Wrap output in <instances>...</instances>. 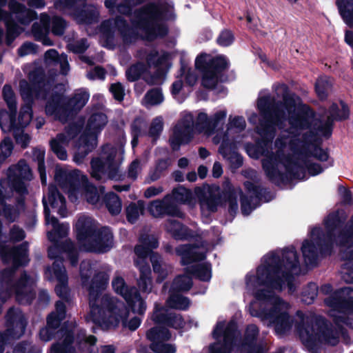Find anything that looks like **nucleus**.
Instances as JSON below:
<instances>
[{
  "label": "nucleus",
  "instance_id": "nucleus-11",
  "mask_svg": "<svg viewBox=\"0 0 353 353\" xmlns=\"http://www.w3.org/2000/svg\"><path fill=\"white\" fill-rule=\"evenodd\" d=\"M336 321L337 327L329 326L323 321H319L315 325H303L299 327V333L302 343L309 350H312L319 343H325L335 345L342 333V327Z\"/></svg>",
  "mask_w": 353,
  "mask_h": 353
},
{
  "label": "nucleus",
  "instance_id": "nucleus-9",
  "mask_svg": "<svg viewBox=\"0 0 353 353\" xmlns=\"http://www.w3.org/2000/svg\"><path fill=\"white\" fill-rule=\"evenodd\" d=\"M13 269H6L0 272V299L5 302L14 291L17 301L22 304L30 303L35 297L33 286L35 278L29 277L26 273L12 285Z\"/></svg>",
  "mask_w": 353,
  "mask_h": 353
},
{
  "label": "nucleus",
  "instance_id": "nucleus-2",
  "mask_svg": "<svg viewBox=\"0 0 353 353\" xmlns=\"http://www.w3.org/2000/svg\"><path fill=\"white\" fill-rule=\"evenodd\" d=\"M299 272V261L294 248L283 250L282 253H270L263 259L257 268L256 275H248L246 287L249 292L260 301V310H255L256 303H252L250 312L257 316L268 326L274 327L279 335L288 332L292 321L288 313L290 305L275 294L288 285L292 292V274Z\"/></svg>",
  "mask_w": 353,
  "mask_h": 353
},
{
  "label": "nucleus",
  "instance_id": "nucleus-34",
  "mask_svg": "<svg viewBox=\"0 0 353 353\" xmlns=\"http://www.w3.org/2000/svg\"><path fill=\"white\" fill-rule=\"evenodd\" d=\"M50 18L46 14H41L40 23L32 26V34L37 40L41 41L45 46H52V42L47 37L49 32Z\"/></svg>",
  "mask_w": 353,
  "mask_h": 353
},
{
  "label": "nucleus",
  "instance_id": "nucleus-5",
  "mask_svg": "<svg viewBox=\"0 0 353 353\" xmlns=\"http://www.w3.org/2000/svg\"><path fill=\"white\" fill-rule=\"evenodd\" d=\"M43 203L44 205L46 223L48 225L52 226V229L48 232V237L50 241L54 243V245L50 246L48 250L49 257L55 259L59 256L61 252H63L67 255L70 264L72 266L76 265L77 263V252L72 242L66 241L61 246L57 244L60 239L68 234L69 225L67 223L59 224L58 220L54 216H50L48 206L50 205L61 216H65L67 213L64 197L58 192L55 186L50 185L48 188V195L43 199Z\"/></svg>",
  "mask_w": 353,
  "mask_h": 353
},
{
  "label": "nucleus",
  "instance_id": "nucleus-21",
  "mask_svg": "<svg viewBox=\"0 0 353 353\" xmlns=\"http://www.w3.org/2000/svg\"><path fill=\"white\" fill-rule=\"evenodd\" d=\"M8 179L12 188L19 194H27L28 190L23 181H30L32 174L29 165L24 161L11 166L8 170Z\"/></svg>",
  "mask_w": 353,
  "mask_h": 353
},
{
  "label": "nucleus",
  "instance_id": "nucleus-1",
  "mask_svg": "<svg viewBox=\"0 0 353 353\" xmlns=\"http://www.w3.org/2000/svg\"><path fill=\"white\" fill-rule=\"evenodd\" d=\"M274 97H261L258 108L263 117L258 128L259 134L265 139H272L275 127H281L288 121L290 127L282 131L275 141L274 148L262 152L263 168L272 181L283 179L288 175L298 179L305 178V170L310 175H316L323 171L321 166L313 163L308 151L313 147L312 143L316 136L329 137L334 120L345 119L349 116L347 105L341 102L333 104L330 111L321 119L314 121V115L307 107L299 108L285 84L274 87Z\"/></svg>",
  "mask_w": 353,
  "mask_h": 353
},
{
  "label": "nucleus",
  "instance_id": "nucleus-58",
  "mask_svg": "<svg viewBox=\"0 0 353 353\" xmlns=\"http://www.w3.org/2000/svg\"><path fill=\"white\" fill-rule=\"evenodd\" d=\"M80 274L82 283L83 285H85L88 281V279L92 274V268L90 261H82L80 266Z\"/></svg>",
  "mask_w": 353,
  "mask_h": 353
},
{
  "label": "nucleus",
  "instance_id": "nucleus-38",
  "mask_svg": "<svg viewBox=\"0 0 353 353\" xmlns=\"http://www.w3.org/2000/svg\"><path fill=\"white\" fill-rule=\"evenodd\" d=\"M165 229L175 239H185L190 236L188 229L174 220H168L165 223Z\"/></svg>",
  "mask_w": 353,
  "mask_h": 353
},
{
  "label": "nucleus",
  "instance_id": "nucleus-63",
  "mask_svg": "<svg viewBox=\"0 0 353 353\" xmlns=\"http://www.w3.org/2000/svg\"><path fill=\"white\" fill-rule=\"evenodd\" d=\"M105 74V72L103 68L101 67H95L88 72L87 77L88 79L92 80L104 79Z\"/></svg>",
  "mask_w": 353,
  "mask_h": 353
},
{
  "label": "nucleus",
  "instance_id": "nucleus-24",
  "mask_svg": "<svg viewBox=\"0 0 353 353\" xmlns=\"http://www.w3.org/2000/svg\"><path fill=\"white\" fill-rule=\"evenodd\" d=\"M46 276L49 279L54 278L57 280L59 284L55 288L57 294L60 297H66L68 294V276L62 261L56 260L52 266L46 270Z\"/></svg>",
  "mask_w": 353,
  "mask_h": 353
},
{
  "label": "nucleus",
  "instance_id": "nucleus-37",
  "mask_svg": "<svg viewBox=\"0 0 353 353\" xmlns=\"http://www.w3.org/2000/svg\"><path fill=\"white\" fill-rule=\"evenodd\" d=\"M171 200L176 203H188L191 206L195 205V201L192 197V194L190 190L180 186L175 188L170 196Z\"/></svg>",
  "mask_w": 353,
  "mask_h": 353
},
{
  "label": "nucleus",
  "instance_id": "nucleus-50",
  "mask_svg": "<svg viewBox=\"0 0 353 353\" xmlns=\"http://www.w3.org/2000/svg\"><path fill=\"white\" fill-rule=\"evenodd\" d=\"M163 129V119L161 117H155L151 122L148 134L154 140H156Z\"/></svg>",
  "mask_w": 353,
  "mask_h": 353
},
{
  "label": "nucleus",
  "instance_id": "nucleus-48",
  "mask_svg": "<svg viewBox=\"0 0 353 353\" xmlns=\"http://www.w3.org/2000/svg\"><path fill=\"white\" fill-rule=\"evenodd\" d=\"M45 151L41 149H34L33 151V159L37 161L38 170L40 174L41 180L43 184L46 183V174L44 165Z\"/></svg>",
  "mask_w": 353,
  "mask_h": 353
},
{
  "label": "nucleus",
  "instance_id": "nucleus-61",
  "mask_svg": "<svg viewBox=\"0 0 353 353\" xmlns=\"http://www.w3.org/2000/svg\"><path fill=\"white\" fill-rule=\"evenodd\" d=\"M227 111L225 110H220L210 117L214 130L219 123H223L225 121Z\"/></svg>",
  "mask_w": 353,
  "mask_h": 353
},
{
  "label": "nucleus",
  "instance_id": "nucleus-8",
  "mask_svg": "<svg viewBox=\"0 0 353 353\" xmlns=\"http://www.w3.org/2000/svg\"><path fill=\"white\" fill-rule=\"evenodd\" d=\"M214 132L210 117L199 112L195 121L192 114H185L174 126L170 138V145L173 150H178L181 145L188 143L195 133H203L208 136Z\"/></svg>",
  "mask_w": 353,
  "mask_h": 353
},
{
  "label": "nucleus",
  "instance_id": "nucleus-29",
  "mask_svg": "<svg viewBox=\"0 0 353 353\" xmlns=\"http://www.w3.org/2000/svg\"><path fill=\"white\" fill-rule=\"evenodd\" d=\"M225 186L229 190V195L228 197V201L229 204V212L230 213L236 212L238 210V203L236 201V196L237 195H239L241 196V211L242 213L245 215H248L253 209L255 208V206H252L251 205V201H253V199H256L257 196L256 195H250L249 197L243 196L242 191L240 189H237L234 191V195L235 196L233 198L231 195V186L229 183V181L225 182Z\"/></svg>",
  "mask_w": 353,
  "mask_h": 353
},
{
  "label": "nucleus",
  "instance_id": "nucleus-13",
  "mask_svg": "<svg viewBox=\"0 0 353 353\" xmlns=\"http://www.w3.org/2000/svg\"><path fill=\"white\" fill-rule=\"evenodd\" d=\"M196 68L201 72V83L208 89L214 88L221 79V72L228 68V62L223 56L212 57L201 54L195 60Z\"/></svg>",
  "mask_w": 353,
  "mask_h": 353
},
{
  "label": "nucleus",
  "instance_id": "nucleus-18",
  "mask_svg": "<svg viewBox=\"0 0 353 353\" xmlns=\"http://www.w3.org/2000/svg\"><path fill=\"white\" fill-rule=\"evenodd\" d=\"M26 319L19 309H10L6 316V330L0 332V353H2L6 342L20 338L25 332Z\"/></svg>",
  "mask_w": 353,
  "mask_h": 353
},
{
  "label": "nucleus",
  "instance_id": "nucleus-42",
  "mask_svg": "<svg viewBox=\"0 0 353 353\" xmlns=\"http://www.w3.org/2000/svg\"><path fill=\"white\" fill-rule=\"evenodd\" d=\"M72 342V335L70 332H67L61 343L54 344L52 346L50 353H73L74 348L71 345Z\"/></svg>",
  "mask_w": 353,
  "mask_h": 353
},
{
  "label": "nucleus",
  "instance_id": "nucleus-56",
  "mask_svg": "<svg viewBox=\"0 0 353 353\" xmlns=\"http://www.w3.org/2000/svg\"><path fill=\"white\" fill-rule=\"evenodd\" d=\"M17 143L22 148H26L30 141V137L28 134L23 132V129H14L12 130Z\"/></svg>",
  "mask_w": 353,
  "mask_h": 353
},
{
  "label": "nucleus",
  "instance_id": "nucleus-26",
  "mask_svg": "<svg viewBox=\"0 0 353 353\" xmlns=\"http://www.w3.org/2000/svg\"><path fill=\"white\" fill-rule=\"evenodd\" d=\"M340 213L339 212L329 214L325 220V225L327 230V238L331 241L332 236L334 239L339 234L345 232L346 236L351 235L353 236V216L347 224L343 228L340 229V224L341 223Z\"/></svg>",
  "mask_w": 353,
  "mask_h": 353
},
{
  "label": "nucleus",
  "instance_id": "nucleus-39",
  "mask_svg": "<svg viewBox=\"0 0 353 353\" xmlns=\"http://www.w3.org/2000/svg\"><path fill=\"white\" fill-rule=\"evenodd\" d=\"M165 304L168 307L183 310L189 307L190 301L176 292L170 291V295Z\"/></svg>",
  "mask_w": 353,
  "mask_h": 353
},
{
  "label": "nucleus",
  "instance_id": "nucleus-36",
  "mask_svg": "<svg viewBox=\"0 0 353 353\" xmlns=\"http://www.w3.org/2000/svg\"><path fill=\"white\" fill-rule=\"evenodd\" d=\"M45 60L48 64L54 63V65H59L63 74H66L69 71L67 56L64 54L59 56L55 50L50 49L48 50L45 54Z\"/></svg>",
  "mask_w": 353,
  "mask_h": 353
},
{
  "label": "nucleus",
  "instance_id": "nucleus-32",
  "mask_svg": "<svg viewBox=\"0 0 353 353\" xmlns=\"http://www.w3.org/2000/svg\"><path fill=\"white\" fill-rule=\"evenodd\" d=\"M0 254L3 261L6 263L12 261L14 268L21 265H25L28 261V247L26 244H23L20 247L14 248L9 252L2 249L0 251Z\"/></svg>",
  "mask_w": 353,
  "mask_h": 353
},
{
  "label": "nucleus",
  "instance_id": "nucleus-46",
  "mask_svg": "<svg viewBox=\"0 0 353 353\" xmlns=\"http://www.w3.org/2000/svg\"><path fill=\"white\" fill-rule=\"evenodd\" d=\"M150 260L153 266V270L158 274L157 282L163 281L168 276V270L162 267L161 257L156 253L151 254Z\"/></svg>",
  "mask_w": 353,
  "mask_h": 353
},
{
  "label": "nucleus",
  "instance_id": "nucleus-3",
  "mask_svg": "<svg viewBox=\"0 0 353 353\" xmlns=\"http://www.w3.org/2000/svg\"><path fill=\"white\" fill-rule=\"evenodd\" d=\"M108 281V275L100 272L94 276L88 288L92 321L106 329L117 327L121 323L123 327L135 330L141 324L140 319L133 317L128 321L130 312L124 303L110 294H103Z\"/></svg>",
  "mask_w": 353,
  "mask_h": 353
},
{
  "label": "nucleus",
  "instance_id": "nucleus-22",
  "mask_svg": "<svg viewBox=\"0 0 353 353\" xmlns=\"http://www.w3.org/2000/svg\"><path fill=\"white\" fill-rule=\"evenodd\" d=\"M113 236L111 230L108 228H103L96 230L90 237L80 248L81 250L95 252H105L112 246Z\"/></svg>",
  "mask_w": 353,
  "mask_h": 353
},
{
  "label": "nucleus",
  "instance_id": "nucleus-19",
  "mask_svg": "<svg viewBox=\"0 0 353 353\" xmlns=\"http://www.w3.org/2000/svg\"><path fill=\"white\" fill-rule=\"evenodd\" d=\"M114 290L123 296L134 312L143 314L146 310V303L141 297L137 288H129L123 277L116 275L112 282Z\"/></svg>",
  "mask_w": 353,
  "mask_h": 353
},
{
  "label": "nucleus",
  "instance_id": "nucleus-43",
  "mask_svg": "<svg viewBox=\"0 0 353 353\" xmlns=\"http://www.w3.org/2000/svg\"><path fill=\"white\" fill-rule=\"evenodd\" d=\"M332 81L328 77H320L316 83V92L319 98L325 99L331 90Z\"/></svg>",
  "mask_w": 353,
  "mask_h": 353
},
{
  "label": "nucleus",
  "instance_id": "nucleus-47",
  "mask_svg": "<svg viewBox=\"0 0 353 353\" xmlns=\"http://www.w3.org/2000/svg\"><path fill=\"white\" fill-rule=\"evenodd\" d=\"M163 101V97L159 89H152L148 92L143 99V104L145 107L160 104Z\"/></svg>",
  "mask_w": 353,
  "mask_h": 353
},
{
  "label": "nucleus",
  "instance_id": "nucleus-62",
  "mask_svg": "<svg viewBox=\"0 0 353 353\" xmlns=\"http://www.w3.org/2000/svg\"><path fill=\"white\" fill-rule=\"evenodd\" d=\"M141 167L139 159L133 161L128 168V176L133 180L137 178L139 173L141 172Z\"/></svg>",
  "mask_w": 353,
  "mask_h": 353
},
{
  "label": "nucleus",
  "instance_id": "nucleus-12",
  "mask_svg": "<svg viewBox=\"0 0 353 353\" xmlns=\"http://www.w3.org/2000/svg\"><path fill=\"white\" fill-rule=\"evenodd\" d=\"M10 14L0 8V21H5L6 25V42L10 45L14 39L23 31V29L15 24V21L21 24L26 25L35 17V12L26 8L16 0H10L8 3Z\"/></svg>",
  "mask_w": 353,
  "mask_h": 353
},
{
  "label": "nucleus",
  "instance_id": "nucleus-28",
  "mask_svg": "<svg viewBox=\"0 0 353 353\" xmlns=\"http://www.w3.org/2000/svg\"><path fill=\"white\" fill-rule=\"evenodd\" d=\"M148 209L154 217H159L165 214L177 216L183 215L177 207L170 202V196H165L162 201L156 200L151 202Z\"/></svg>",
  "mask_w": 353,
  "mask_h": 353
},
{
  "label": "nucleus",
  "instance_id": "nucleus-7",
  "mask_svg": "<svg viewBox=\"0 0 353 353\" xmlns=\"http://www.w3.org/2000/svg\"><path fill=\"white\" fill-rule=\"evenodd\" d=\"M54 178L59 186L67 192L71 201H76L79 196H83L92 205L99 201V196L96 188L88 183L87 176L79 170L67 172L57 168Z\"/></svg>",
  "mask_w": 353,
  "mask_h": 353
},
{
  "label": "nucleus",
  "instance_id": "nucleus-51",
  "mask_svg": "<svg viewBox=\"0 0 353 353\" xmlns=\"http://www.w3.org/2000/svg\"><path fill=\"white\" fill-rule=\"evenodd\" d=\"M3 96L10 111H15L17 108L16 97L12 88L10 85H4L3 88Z\"/></svg>",
  "mask_w": 353,
  "mask_h": 353
},
{
  "label": "nucleus",
  "instance_id": "nucleus-60",
  "mask_svg": "<svg viewBox=\"0 0 353 353\" xmlns=\"http://www.w3.org/2000/svg\"><path fill=\"white\" fill-rule=\"evenodd\" d=\"M69 49L75 52V53H82L88 47V44L85 39H81L74 43H70Z\"/></svg>",
  "mask_w": 353,
  "mask_h": 353
},
{
  "label": "nucleus",
  "instance_id": "nucleus-41",
  "mask_svg": "<svg viewBox=\"0 0 353 353\" xmlns=\"http://www.w3.org/2000/svg\"><path fill=\"white\" fill-rule=\"evenodd\" d=\"M144 211V203L139 201L137 203H131L126 208L127 219L129 222L134 223L143 214Z\"/></svg>",
  "mask_w": 353,
  "mask_h": 353
},
{
  "label": "nucleus",
  "instance_id": "nucleus-64",
  "mask_svg": "<svg viewBox=\"0 0 353 353\" xmlns=\"http://www.w3.org/2000/svg\"><path fill=\"white\" fill-rule=\"evenodd\" d=\"M12 149V143L10 139H5L0 145L1 154L6 158L11 154Z\"/></svg>",
  "mask_w": 353,
  "mask_h": 353
},
{
  "label": "nucleus",
  "instance_id": "nucleus-55",
  "mask_svg": "<svg viewBox=\"0 0 353 353\" xmlns=\"http://www.w3.org/2000/svg\"><path fill=\"white\" fill-rule=\"evenodd\" d=\"M193 274H195L200 280L208 281L211 278L210 265L208 263L197 265Z\"/></svg>",
  "mask_w": 353,
  "mask_h": 353
},
{
  "label": "nucleus",
  "instance_id": "nucleus-23",
  "mask_svg": "<svg viewBox=\"0 0 353 353\" xmlns=\"http://www.w3.org/2000/svg\"><path fill=\"white\" fill-rule=\"evenodd\" d=\"M147 338L152 341L151 349L157 353H175L174 345L165 343L163 341L170 339L171 335L164 327L157 326L148 331Z\"/></svg>",
  "mask_w": 353,
  "mask_h": 353
},
{
  "label": "nucleus",
  "instance_id": "nucleus-31",
  "mask_svg": "<svg viewBox=\"0 0 353 353\" xmlns=\"http://www.w3.org/2000/svg\"><path fill=\"white\" fill-rule=\"evenodd\" d=\"M320 232V229L315 228L312 231V236L313 240L311 241H305L302 245V253L304 258L305 263L307 265H313L316 263L318 250H323V246L319 242L314 243L315 236H318Z\"/></svg>",
  "mask_w": 353,
  "mask_h": 353
},
{
  "label": "nucleus",
  "instance_id": "nucleus-53",
  "mask_svg": "<svg viewBox=\"0 0 353 353\" xmlns=\"http://www.w3.org/2000/svg\"><path fill=\"white\" fill-rule=\"evenodd\" d=\"M317 296V286L314 283H310L302 292L301 300L306 304L313 303Z\"/></svg>",
  "mask_w": 353,
  "mask_h": 353
},
{
  "label": "nucleus",
  "instance_id": "nucleus-10",
  "mask_svg": "<svg viewBox=\"0 0 353 353\" xmlns=\"http://www.w3.org/2000/svg\"><path fill=\"white\" fill-rule=\"evenodd\" d=\"M134 23L141 36L148 40L163 37L168 33L162 9L158 6L150 4L136 12Z\"/></svg>",
  "mask_w": 353,
  "mask_h": 353
},
{
  "label": "nucleus",
  "instance_id": "nucleus-6",
  "mask_svg": "<svg viewBox=\"0 0 353 353\" xmlns=\"http://www.w3.org/2000/svg\"><path fill=\"white\" fill-rule=\"evenodd\" d=\"M19 91L24 104L20 109L17 119L14 117L12 112H0V127L4 132H12L14 129H23L28 125L32 119V103L34 99H48L47 91L41 88L40 83L30 85L22 79L19 81Z\"/></svg>",
  "mask_w": 353,
  "mask_h": 353
},
{
  "label": "nucleus",
  "instance_id": "nucleus-44",
  "mask_svg": "<svg viewBox=\"0 0 353 353\" xmlns=\"http://www.w3.org/2000/svg\"><path fill=\"white\" fill-rule=\"evenodd\" d=\"M96 341L94 336H87L84 331H81L77 337L78 348L82 352L91 351Z\"/></svg>",
  "mask_w": 353,
  "mask_h": 353
},
{
  "label": "nucleus",
  "instance_id": "nucleus-30",
  "mask_svg": "<svg viewBox=\"0 0 353 353\" xmlns=\"http://www.w3.org/2000/svg\"><path fill=\"white\" fill-rule=\"evenodd\" d=\"M75 226L78 243L81 248L87 241H90L96 231V223L92 218L82 216L79 218Z\"/></svg>",
  "mask_w": 353,
  "mask_h": 353
},
{
  "label": "nucleus",
  "instance_id": "nucleus-45",
  "mask_svg": "<svg viewBox=\"0 0 353 353\" xmlns=\"http://www.w3.org/2000/svg\"><path fill=\"white\" fill-rule=\"evenodd\" d=\"M192 285V279L188 275L177 276L173 281L170 291L181 292L187 291Z\"/></svg>",
  "mask_w": 353,
  "mask_h": 353
},
{
  "label": "nucleus",
  "instance_id": "nucleus-27",
  "mask_svg": "<svg viewBox=\"0 0 353 353\" xmlns=\"http://www.w3.org/2000/svg\"><path fill=\"white\" fill-rule=\"evenodd\" d=\"M65 317V305L61 301L56 303V311L52 312L47 319V326L40 330L39 336L43 341H50L54 334V330Z\"/></svg>",
  "mask_w": 353,
  "mask_h": 353
},
{
  "label": "nucleus",
  "instance_id": "nucleus-49",
  "mask_svg": "<svg viewBox=\"0 0 353 353\" xmlns=\"http://www.w3.org/2000/svg\"><path fill=\"white\" fill-rule=\"evenodd\" d=\"M106 206L112 214H118L121 210V202L114 193H109L105 198Z\"/></svg>",
  "mask_w": 353,
  "mask_h": 353
},
{
  "label": "nucleus",
  "instance_id": "nucleus-54",
  "mask_svg": "<svg viewBox=\"0 0 353 353\" xmlns=\"http://www.w3.org/2000/svg\"><path fill=\"white\" fill-rule=\"evenodd\" d=\"M168 59V54L163 53L160 55L157 52H152L148 56L147 61L149 65L164 66L167 65Z\"/></svg>",
  "mask_w": 353,
  "mask_h": 353
},
{
  "label": "nucleus",
  "instance_id": "nucleus-14",
  "mask_svg": "<svg viewBox=\"0 0 353 353\" xmlns=\"http://www.w3.org/2000/svg\"><path fill=\"white\" fill-rule=\"evenodd\" d=\"M140 245L135 247L134 252L137 258L134 260L135 265L139 268L140 276L137 284L143 293L149 294L152 289V281L150 265L146 262V258L152 249L158 246L157 239L153 236H142Z\"/></svg>",
  "mask_w": 353,
  "mask_h": 353
},
{
  "label": "nucleus",
  "instance_id": "nucleus-59",
  "mask_svg": "<svg viewBox=\"0 0 353 353\" xmlns=\"http://www.w3.org/2000/svg\"><path fill=\"white\" fill-rule=\"evenodd\" d=\"M234 40L232 32L229 30H224L219 34L217 42L220 46H228L230 45Z\"/></svg>",
  "mask_w": 353,
  "mask_h": 353
},
{
  "label": "nucleus",
  "instance_id": "nucleus-35",
  "mask_svg": "<svg viewBox=\"0 0 353 353\" xmlns=\"http://www.w3.org/2000/svg\"><path fill=\"white\" fill-rule=\"evenodd\" d=\"M195 193L199 198V203L203 214H208L216 210L218 201L208 190L200 188L195 189Z\"/></svg>",
  "mask_w": 353,
  "mask_h": 353
},
{
  "label": "nucleus",
  "instance_id": "nucleus-15",
  "mask_svg": "<svg viewBox=\"0 0 353 353\" xmlns=\"http://www.w3.org/2000/svg\"><path fill=\"white\" fill-rule=\"evenodd\" d=\"M46 106L47 114L53 116L54 119L65 122L68 117L74 112H77L85 106L89 99V94L84 90H78L74 97L69 101L67 105L60 104L59 95L49 96Z\"/></svg>",
  "mask_w": 353,
  "mask_h": 353
},
{
  "label": "nucleus",
  "instance_id": "nucleus-52",
  "mask_svg": "<svg viewBox=\"0 0 353 353\" xmlns=\"http://www.w3.org/2000/svg\"><path fill=\"white\" fill-rule=\"evenodd\" d=\"M145 69L146 68L144 64L138 63L127 70L126 77L129 81H134L140 77Z\"/></svg>",
  "mask_w": 353,
  "mask_h": 353
},
{
  "label": "nucleus",
  "instance_id": "nucleus-20",
  "mask_svg": "<svg viewBox=\"0 0 353 353\" xmlns=\"http://www.w3.org/2000/svg\"><path fill=\"white\" fill-rule=\"evenodd\" d=\"M334 243L339 248L341 259L345 261L343 265V279L346 283H353V236H346L345 232L339 234L334 239Z\"/></svg>",
  "mask_w": 353,
  "mask_h": 353
},
{
  "label": "nucleus",
  "instance_id": "nucleus-40",
  "mask_svg": "<svg viewBox=\"0 0 353 353\" xmlns=\"http://www.w3.org/2000/svg\"><path fill=\"white\" fill-rule=\"evenodd\" d=\"M337 4L345 22L353 26V0H337Z\"/></svg>",
  "mask_w": 353,
  "mask_h": 353
},
{
  "label": "nucleus",
  "instance_id": "nucleus-57",
  "mask_svg": "<svg viewBox=\"0 0 353 353\" xmlns=\"http://www.w3.org/2000/svg\"><path fill=\"white\" fill-rule=\"evenodd\" d=\"M51 23L52 32L54 34L61 35L63 34L66 24L61 18L53 17Z\"/></svg>",
  "mask_w": 353,
  "mask_h": 353
},
{
  "label": "nucleus",
  "instance_id": "nucleus-33",
  "mask_svg": "<svg viewBox=\"0 0 353 353\" xmlns=\"http://www.w3.org/2000/svg\"><path fill=\"white\" fill-rule=\"evenodd\" d=\"M176 252L181 256L183 264L202 260L205 258V249L203 248L183 245L176 248Z\"/></svg>",
  "mask_w": 353,
  "mask_h": 353
},
{
  "label": "nucleus",
  "instance_id": "nucleus-4",
  "mask_svg": "<svg viewBox=\"0 0 353 353\" xmlns=\"http://www.w3.org/2000/svg\"><path fill=\"white\" fill-rule=\"evenodd\" d=\"M107 122V117L103 113H94L90 117L85 132L78 136L81 126L71 125L50 141L51 149L60 160L65 161L68 158L65 148L71 143L74 150V161L78 164L81 163L88 153L97 146V133Z\"/></svg>",
  "mask_w": 353,
  "mask_h": 353
},
{
  "label": "nucleus",
  "instance_id": "nucleus-16",
  "mask_svg": "<svg viewBox=\"0 0 353 353\" xmlns=\"http://www.w3.org/2000/svg\"><path fill=\"white\" fill-rule=\"evenodd\" d=\"M121 163V157L117 154V150L110 145H106L103 148L100 157L91 161V175L97 180L102 179L105 174L116 179Z\"/></svg>",
  "mask_w": 353,
  "mask_h": 353
},
{
  "label": "nucleus",
  "instance_id": "nucleus-17",
  "mask_svg": "<svg viewBox=\"0 0 353 353\" xmlns=\"http://www.w3.org/2000/svg\"><path fill=\"white\" fill-rule=\"evenodd\" d=\"M236 325L234 321L217 323L213 336L216 342L209 347V353H230L236 337Z\"/></svg>",
  "mask_w": 353,
  "mask_h": 353
},
{
  "label": "nucleus",
  "instance_id": "nucleus-25",
  "mask_svg": "<svg viewBox=\"0 0 353 353\" xmlns=\"http://www.w3.org/2000/svg\"><path fill=\"white\" fill-rule=\"evenodd\" d=\"M156 323H162L175 329L181 328L184 325V321L181 316L172 312H168L167 308L155 303L154 310L151 316Z\"/></svg>",
  "mask_w": 353,
  "mask_h": 353
}]
</instances>
